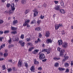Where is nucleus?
Instances as JSON below:
<instances>
[{"label":"nucleus","mask_w":73,"mask_h":73,"mask_svg":"<svg viewBox=\"0 0 73 73\" xmlns=\"http://www.w3.org/2000/svg\"><path fill=\"white\" fill-rule=\"evenodd\" d=\"M11 9L9 10V15H12L14 13V11L15 10V4L12 3L11 5Z\"/></svg>","instance_id":"nucleus-1"},{"label":"nucleus","mask_w":73,"mask_h":73,"mask_svg":"<svg viewBox=\"0 0 73 73\" xmlns=\"http://www.w3.org/2000/svg\"><path fill=\"white\" fill-rule=\"evenodd\" d=\"M45 58V56L44 54H41L39 55V60H42Z\"/></svg>","instance_id":"nucleus-2"},{"label":"nucleus","mask_w":73,"mask_h":73,"mask_svg":"<svg viewBox=\"0 0 73 73\" xmlns=\"http://www.w3.org/2000/svg\"><path fill=\"white\" fill-rule=\"evenodd\" d=\"M33 11L34 12V17H36V16H37L38 13V12H37L36 9H35L34 10H33Z\"/></svg>","instance_id":"nucleus-3"},{"label":"nucleus","mask_w":73,"mask_h":73,"mask_svg":"<svg viewBox=\"0 0 73 73\" xmlns=\"http://www.w3.org/2000/svg\"><path fill=\"white\" fill-rule=\"evenodd\" d=\"M19 43L21 45V46H24L25 45V42H23V40H20L19 41Z\"/></svg>","instance_id":"nucleus-4"},{"label":"nucleus","mask_w":73,"mask_h":73,"mask_svg":"<svg viewBox=\"0 0 73 73\" xmlns=\"http://www.w3.org/2000/svg\"><path fill=\"white\" fill-rule=\"evenodd\" d=\"M68 43L66 42H64V43L62 45V46L64 48L66 49L68 48Z\"/></svg>","instance_id":"nucleus-5"},{"label":"nucleus","mask_w":73,"mask_h":73,"mask_svg":"<svg viewBox=\"0 0 73 73\" xmlns=\"http://www.w3.org/2000/svg\"><path fill=\"white\" fill-rule=\"evenodd\" d=\"M65 50L64 49L60 51V56H63L64 55V53H65Z\"/></svg>","instance_id":"nucleus-6"},{"label":"nucleus","mask_w":73,"mask_h":73,"mask_svg":"<svg viewBox=\"0 0 73 73\" xmlns=\"http://www.w3.org/2000/svg\"><path fill=\"white\" fill-rule=\"evenodd\" d=\"M54 9L56 11H60V6L56 5L54 7Z\"/></svg>","instance_id":"nucleus-7"},{"label":"nucleus","mask_w":73,"mask_h":73,"mask_svg":"<svg viewBox=\"0 0 73 73\" xmlns=\"http://www.w3.org/2000/svg\"><path fill=\"white\" fill-rule=\"evenodd\" d=\"M50 34V32L47 31L46 32L45 36L46 37H49Z\"/></svg>","instance_id":"nucleus-8"},{"label":"nucleus","mask_w":73,"mask_h":73,"mask_svg":"<svg viewBox=\"0 0 73 73\" xmlns=\"http://www.w3.org/2000/svg\"><path fill=\"white\" fill-rule=\"evenodd\" d=\"M30 21V20H27V21H25V23L23 24V26H26L27 24H28Z\"/></svg>","instance_id":"nucleus-9"},{"label":"nucleus","mask_w":73,"mask_h":73,"mask_svg":"<svg viewBox=\"0 0 73 73\" xmlns=\"http://www.w3.org/2000/svg\"><path fill=\"white\" fill-rule=\"evenodd\" d=\"M22 65V62L21 60H20L18 62V65L19 67H21V65Z\"/></svg>","instance_id":"nucleus-10"},{"label":"nucleus","mask_w":73,"mask_h":73,"mask_svg":"<svg viewBox=\"0 0 73 73\" xmlns=\"http://www.w3.org/2000/svg\"><path fill=\"white\" fill-rule=\"evenodd\" d=\"M60 4L61 5V6H62V8L65 7V5H64V2L62 1H61L60 2Z\"/></svg>","instance_id":"nucleus-11"},{"label":"nucleus","mask_w":73,"mask_h":73,"mask_svg":"<svg viewBox=\"0 0 73 73\" xmlns=\"http://www.w3.org/2000/svg\"><path fill=\"white\" fill-rule=\"evenodd\" d=\"M58 44L59 45H62V40H58Z\"/></svg>","instance_id":"nucleus-12"},{"label":"nucleus","mask_w":73,"mask_h":73,"mask_svg":"<svg viewBox=\"0 0 73 73\" xmlns=\"http://www.w3.org/2000/svg\"><path fill=\"white\" fill-rule=\"evenodd\" d=\"M29 12H30V10H29V9H26L25 11V15L28 14V13Z\"/></svg>","instance_id":"nucleus-13"},{"label":"nucleus","mask_w":73,"mask_h":73,"mask_svg":"<svg viewBox=\"0 0 73 73\" xmlns=\"http://www.w3.org/2000/svg\"><path fill=\"white\" fill-rule=\"evenodd\" d=\"M46 42L47 44H49V43H52V40L51 39H48L47 40Z\"/></svg>","instance_id":"nucleus-14"},{"label":"nucleus","mask_w":73,"mask_h":73,"mask_svg":"<svg viewBox=\"0 0 73 73\" xmlns=\"http://www.w3.org/2000/svg\"><path fill=\"white\" fill-rule=\"evenodd\" d=\"M39 51V50H35L33 52V53L34 54H37L38 53Z\"/></svg>","instance_id":"nucleus-15"},{"label":"nucleus","mask_w":73,"mask_h":73,"mask_svg":"<svg viewBox=\"0 0 73 73\" xmlns=\"http://www.w3.org/2000/svg\"><path fill=\"white\" fill-rule=\"evenodd\" d=\"M17 23H18L17 20H14L13 21V25H15V24H16Z\"/></svg>","instance_id":"nucleus-16"},{"label":"nucleus","mask_w":73,"mask_h":73,"mask_svg":"<svg viewBox=\"0 0 73 73\" xmlns=\"http://www.w3.org/2000/svg\"><path fill=\"white\" fill-rule=\"evenodd\" d=\"M30 70L31 72H35V71L34 70H35V69H34V66H32Z\"/></svg>","instance_id":"nucleus-17"},{"label":"nucleus","mask_w":73,"mask_h":73,"mask_svg":"<svg viewBox=\"0 0 73 73\" xmlns=\"http://www.w3.org/2000/svg\"><path fill=\"white\" fill-rule=\"evenodd\" d=\"M59 11L61 13H63V14H64V13H65V11H64V10L63 9H60Z\"/></svg>","instance_id":"nucleus-18"},{"label":"nucleus","mask_w":73,"mask_h":73,"mask_svg":"<svg viewBox=\"0 0 73 73\" xmlns=\"http://www.w3.org/2000/svg\"><path fill=\"white\" fill-rule=\"evenodd\" d=\"M19 37L17 36L15 38V41H19Z\"/></svg>","instance_id":"nucleus-19"},{"label":"nucleus","mask_w":73,"mask_h":73,"mask_svg":"<svg viewBox=\"0 0 73 73\" xmlns=\"http://www.w3.org/2000/svg\"><path fill=\"white\" fill-rule=\"evenodd\" d=\"M21 3L22 4H25L26 3V1L25 0H21Z\"/></svg>","instance_id":"nucleus-20"},{"label":"nucleus","mask_w":73,"mask_h":73,"mask_svg":"<svg viewBox=\"0 0 73 73\" xmlns=\"http://www.w3.org/2000/svg\"><path fill=\"white\" fill-rule=\"evenodd\" d=\"M34 63L35 64H38L39 62H38L37 61L36 59H35L34 60Z\"/></svg>","instance_id":"nucleus-21"},{"label":"nucleus","mask_w":73,"mask_h":73,"mask_svg":"<svg viewBox=\"0 0 73 73\" xmlns=\"http://www.w3.org/2000/svg\"><path fill=\"white\" fill-rule=\"evenodd\" d=\"M58 70H59L60 71H62V70H65V68L59 67L58 68Z\"/></svg>","instance_id":"nucleus-22"},{"label":"nucleus","mask_w":73,"mask_h":73,"mask_svg":"<svg viewBox=\"0 0 73 73\" xmlns=\"http://www.w3.org/2000/svg\"><path fill=\"white\" fill-rule=\"evenodd\" d=\"M17 29V28H16L15 27H11V29L13 31H15V30H16Z\"/></svg>","instance_id":"nucleus-23"},{"label":"nucleus","mask_w":73,"mask_h":73,"mask_svg":"<svg viewBox=\"0 0 73 73\" xmlns=\"http://www.w3.org/2000/svg\"><path fill=\"white\" fill-rule=\"evenodd\" d=\"M48 50V51L47 52V54H49L50 53V51H51V50H52V48H49Z\"/></svg>","instance_id":"nucleus-24"},{"label":"nucleus","mask_w":73,"mask_h":73,"mask_svg":"<svg viewBox=\"0 0 73 73\" xmlns=\"http://www.w3.org/2000/svg\"><path fill=\"white\" fill-rule=\"evenodd\" d=\"M41 29V28L40 27H37L35 29V31H39Z\"/></svg>","instance_id":"nucleus-25"},{"label":"nucleus","mask_w":73,"mask_h":73,"mask_svg":"<svg viewBox=\"0 0 73 73\" xmlns=\"http://www.w3.org/2000/svg\"><path fill=\"white\" fill-rule=\"evenodd\" d=\"M53 59L55 60H60V58L54 57L53 58Z\"/></svg>","instance_id":"nucleus-26"},{"label":"nucleus","mask_w":73,"mask_h":73,"mask_svg":"<svg viewBox=\"0 0 73 73\" xmlns=\"http://www.w3.org/2000/svg\"><path fill=\"white\" fill-rule=\"evenodd\" d=\"M48 49H43L42 50V52H47V54H48Z\"/></svg>","instance_id":"nucleus-27"},{"label":"nucleus","mask_w":73,"mask_h":73,"mask_svg":"<svg viewBox=\"0 0 73 73\" xmlns=\"http://www.w3.org/2000/svg\"><path fill=\"white\" fill-rule=\"evenodd\" d=\"M55 29L56 30H57L59 28V27H58V25H55Z\"/></svg>","instance_id":"nucleus-28"},{"label":"nucleus","mask_w":73,"mask_h":73,"mask_svg":"<svg viewBox=\"0 0 73 73\" xmlns=\"http://www.w3.org/2000/svg\"><path fill=\"white\" fill-rule=\"evenodd\" d=\"M59 66V64L58 63H56L54 64V66L55 67H58Z\"/></svg>","instance_id":"nucleus-29"},{"label":"nucleus","mask_w":73,"mask_h":73,"mask_svg":"<svg viewBox=\"0 0 73 73\" xmlns=\"http://www.w3.org/2000/svg\"><path fill=\"white\" fill-rule=\"evenodd\" d=\"M35 23H36V20H35V19H34L31 23V24H33Z\"/></svg>","instance_id":"nucleus-30"},{"label":"nucleus","mask_w":73,"mask_h":73,"mask_svg":"<svg viewBox=\"0 0 73 73\" xmlns=\"http://www.w3.org/2000/svg\"><path fill=\"white\" fill-rule=\"evenodd\" d=\"M26 40L27 41L29 42V41H31L32 40V39H31V38H27Z\"/></svg>","instance_id":"nucleus-31"},{"label":"nucleus","mask_w":73,"mask_h":73,"mask_svg":"<svg viewBox=\"0 0 73 73\" xmlns=\"http://www.w3.org/2000/svg\"><path fill=\"white\" fill-rule=\"evenodd\" d=\"M64 66L66 67H68L69 66V63H65L64 64Z\"/></svg>","instance_id":"nucleus-32"},{"label":"nucleus","mask_w":73,"mask_h":73,"mask_svg":"<svg viewBox=\"0 0 73 73\" xmlns=\"http://www.w3.org/2000/svg\"><path fill=\"white\" fill-rule=\"evenodd\" d=\"M5 44H3L1 46L0 48L1 49H2V48H3V47H5Z\"/></svg>","instance_id":"nucleus-33"},{"label":"nucleus","mask_w":73,"mask_h":73,"mask_svg":"<svg viewBox=\"0 0 73 73\" xmlns=\"http://www.w3.org/2000/svg\"><path fill=\"white\" fill-rule=\"evenodd\" d=\"M9 33V30L5 31L4 32V33L5 34Z\"/></svg>","instance_id":"nucleus-34"},{"label":"nucleus","mask_w":73,"mask_h":73,"mask_svg":"<svg viewBox=\"0 0 73 73\" xmlns=\"http://www.w3.org/2000/svg\"><path fill=\"white\" fill-rule=\"evenodd\" d=\"M11 33L12 34H14V35H15V34H17V31H14L11 32Z\"/></svg>","instance_id":"nucleus-35"},{"label":"nucleus","mask_w":73,"mask_h":73,"mask_svg":"<svg viewBox=\"0 0 73 73\" xmlns=\"http://www.w3.org/2000/svg\"><path fill=\"white\" fill-rule=\"evenodd\" d=\"M61 34L62 35H64L65 34V32L64 30H62L61 31Z\"/></svg>","instance_id":"nucleus-36"},{"label":"nucleus","mask_w":73,"mask_h":73,"mask_svg":"<svg viewBox=\"0 0 73 73\" xmlns=\"http://www.w3.org/2000/svg\"><path fill=\"white\" fill-rule=\"evenodd\" d=\"M4 23V21L2 19H0V24H2Z\"/></svg>","instance_id":"nucleus-37"},{"label":"nucleus","mask_w":73,"mask_h":73,"mask_svg":"<svg viewBox=\"0 0 73 73\" xmlns=\"http://www.w3.org/2000/svg\"><path fill=\"white\" fill-rule=\"evenodd\" d=\"M21 38V39H24V35L23 34H22L21 37H20Z\"/></svg>","instance_id":"nucleus-38"},{"label":"nucleus","mask_w":73,"mask_h":73,"mask_svg":"<svg viewBox=\"0 0 73 73\" xmlns=\"http://www.w3.org/2000/svg\"><path fill=\"white\" fill-rule=\"evenodd\" d=\"M47 5L46 3H44L43 5H42V6L44 7V8H46V7Z\"/></svg>","instance_id":"nucleus-39"},{"label":"nucleus","mask_w":73,"mask_h":73,"mask_svg":"<svg viewBox=\"0 0 73 73\" xmlns=\"http://www.w3.org/2000/svg\"><path fill=\"white\" fill-rule=\"evenodd\" d=\"M8 55V54L7 52L5 53L4 54V57H7Z\"/></svg>","instance_id":"nucleus-40"},{"label":"nucleus","mask_w":73,"mask_h":73,"mask_svg":"<svg viewBox=\"0 0 73 73\" xmlns=\"http://www.w3.org/2000/svg\"><path fill=\"white\" fill-rule=\"evenodd\" d=\"M14 46V45L13 44H11L8 47L9 48H11L12 47H13Z\"/></svg>","instance_id":"nucleus-41"},{"label":"nucleus","mask_w":73,"mask_h":73,"mask_svg":"<svg viewBox=\"0 0 73 73\" xmlns=\"http://www.w3.org/2000/svg\"><path fill=\"white\" fill-rule=\"evenodd\" d=\"M8 42L9 44H11L12 43V39L11 38H10L9 40V42Z\"/></svg>","instance_id":"nucleus-42"},{"label":"nucleus","mask_w":73,"mask_h":73,"mask_svg":"<svg viewBox=\"0 0 73 73\" xmlns=\"http://www.w3.org/2000/svg\"><path fill=\"white\" fill-rule=\"evenodd\" d=\"M34 47H32L31 48H30L29 49V52H30L31 51V50H32V49H34Z\"/></svg>","instance_id":"nucleus-43"},{"label":"nucleus","mask_w":73,"mask_h":73,"mask_svg":"<svg viewBox=\"0 0 73 73\" xmlns=\"http://www.w3.org/2000/svg\"><path fill=\"white\" fill-rule=\"evenodd\" d=\"M41 23V20H39L37 21V23L38 25H39Z\"/></svg>","instance_id":"nucleus-44"},{"label":"nucleus","mask_w":73,"mask_h":73,"mask_svg":"<svg viewBox=\"0 0 73 73\" xmlns=\"http://www.w3.org/2000/svg\"><path fill=\"white\" fill-rule=\"evenodd\" d=\"M44 16H43L42 15H41L40 16V18L41 19H44Z\"/></svg>","instance_id":"nucleus-45"},{"label":"nucleus","mask_w":73,"mask_h":73,"mask_svg":"<svg viewBox=\"0 0 73 73\" xmlns=\"http://www.w3.org/2000/svg\"><path fill=\"white\" fill-rule=\"evenodd\" d=\"M69 69L67 68L66 70L65 73H69Z\"/></svg>","instance_id":"nucleus-46"},{"label":"nucleus","mask_w":73,"mask_h":73,"mask_svg":"<svg viewBox=\"0 0 73 73\" xmlns=\"http://www.w3.org/2000/svg\"><path fill=\"white\" fill-rule=\"evenodd\" d=\"M57 50L59 52H61V51H60V50H61V48L58 47L57 48Z\"/></svg>","instance_id":"nucleus-47"},{"label":"nucleus","mask_w":73,"mask_h":73,"mask_svg":"<svg viewBox=\"0 0 73 73\" xmlns=\"http://www.w3.org/2000/svg\"><path fill=\"white\" fill-rule=\"evenodd\" d=\"M64 58L66 60H68L69 59V56H66L65 57V56H64Z\"/></svg>","instance_id":"nucleus-48"},{"label":"nucleus","mask_w":73,"mask_h":73,"mask_svg":"<svg viewBox=\"0 0 73 73\" xmlns=\"http://www.w3.org/2000/svg\"><path fill=\"white\" fill-rule=\"evenodd\" d=\"M54 3H55V4H58V1H54Z\"/></svg>","instance_id":"nucleus-49"},{"label":"nucleus","mask_w":73,"mask_h":73,"mask_svg":"<svg viewBox=\"0 0 73 73\" xmlns=\"http://www.w3.org/2000/svg\"><path fill=\"white\" fill-rule=\"evenodd\" d=\"M7 70H8V72H11V71L12 70L11 68H10L8 69H7Z\"/></svg>","instance_id":"nucleus-50"},{"label":"nucleus","mask_w":73,"mask_h":73,"mask_svg":"<svg viewBox=\"0 0 73 73\" xmlns=\"http://www.w3.org/2000/svg\"><path fill=\"white\" fill-rule=\"evenodd\" d=\"M11 5V4L9 3H8L7 5V8H9V7H10Z\"/></svg>","instance_id":"nucleus-51"},{"label":"nucleus","mask_w":73,"mask_h":73,"mask_svg":"<svg viewBox=\"0 0 73 73\" xmlns=\"http://www.w3.org/2000/svg\"><path fill=\"white\" fill-rule=\"evenodd\" d=\"M8 62H10L11 63H12V59H9L8 60Z\"/></svg>","instance_id":"nucleus-52"},{"label":"nucleus","mask_w":73,"mask_h":73,"mask_svg":"<svg viewBox=\"0 0 73 73\" xmlns=\"http://www.w3.org/2000/svg\"><path fill=\"white\" fill-rule=\"evenodd\" d=\"M2 68H3V70H5V65H3L2 66Z\"/></svg>","instance_id":"nucleus-53"},{"label":"nucleus","mask_w":73,"mask_h":73,"mask_svg":"<svg viewBox=\"0 0 73 73\" xmlns=\"http://www.w3.org/2000/svg\"><path fill=\"white\" fill-rule=\"evenodd\" d=\"M58 26L59 28H60V27H61L62 26V24H58Z\"/></svg>","instance_id":"nucleus-54"},{"label":"nucleus","mask_w":73,"mask_h":73,"mask_svg":"<svg viewBox=\"0 0 73 73\" xmlns=\"http://www.w3.org/2000/svg\"><path fill=\"white\" fill-rule=\"evenodd\" d=\"M38 69L39 70H42V68L41 67H40L38 68Z\"/></svg>","instance_id":"nucleus-55"},{"label":"nucleus","mask_w":73,"mask_h":73,"mask_svg":"<svg viewBox=\"0 0 73 73\" xmlns=\"http://www.w3.org/2000/svg\"><path fill=\"white\" fill-rule=\"evenodd\" d=\"M46 60H47V59H44L42 60V62H46Z\"/></svg>","instance_id":"nucleus-56"},{"label":"nucleus","mask_w":73,"mask_h":73,"mask_svg":"<svg viewBox=\"0 0 73 73\" xmlns=\"http://www.w3.org/2000/svg\"><path fill=\"white\" fill-rule=\"evenodd\" d=\"M39 37H40V38H41V37H42V35L41 34V33H39Z\"/></svg>","instance_id":"nucleus-57"},{"label":"nucleus","mask_w":73,"mask_h":73,"mask_svg":"<svg viewBox=\"0 0 73 73\" xmlns=\"http://www.w3.org/2000/svg\"><path fill=\"white\" fill-rule=\"evenodd\" d=\"M4 13H5V14L8 13V14H9V11H5L4 12Z\"/></svg>","instance_id":"nucleus-58"},{"label":"nucleus","mask_w":73,"mask_h":73,"mask_svg":"<svg viewBox=\"0 0 73 73\" xmlns=\"http://www.w3.org/2000/svg\"><path fill=\"white\" fill-rule=\"evenodd\" d=\"M25 66L26 67V68H27L28 67V64L27 63H25Z\"/></svg>","instance_id":"nucleus-59"},{"label":"nucleus","mask_w":73,"mask_h":73,"mask_svg":"<svg viewBox=\"0 0 73 73\" xmlns=\"http://www.w3.org/2000/svg\"><path fill=\"white\" fill-rule=\"evenodd\" d=\"M66 60L65 58L63 59L62 60V62H65Z\"/></svg>","instance_id":"nucleus-60"},{"label":"nucleus","mask_w":73,"mask_h":73,"mask_svg":"<svg viewBox=\"0 0 73 73\" xmlns=\"http://www.w3.org/2000/svg\"><path fill=\"white\" fill-rule=\"evenodd\" d=\"M3 37H0V41H1L2 42V40H3Z\"/></svg>","instance_id":"nucleus-61"},{"label":"nucleus","mask_w":73,"mask_h":73,"mask_svg":"<svg viewBox=\"0 0 73 73\" xmlns=\"http://www.w3.org/2000/svg\"><path fill=\"white\" fill-rule=\"evenodd\" d=\"M71 66H73V61H71Z\"/></svg>","instance_id":"nucleus-62"},{"label":"nucleus","mask_w":73,"mask_h":73,"mask_svg":"<svg viewBox=\"0 0 73 73\" xmlns=\"http://www.w3.org/2000/svg\"><path fill=\"white\" fill-rule=\"evenodd\" d=\"M26 25H27V27H28V28H29V27H30V25H29V24H27Z\"/></svg>","instance_id":"nucleus-63"},{"label":"nucleus","mask_w":73,"mask_h":73,"mask_svg":"<svg viewBox=\"0 0 73 73\" xmlns=\"http://www.w3.org/2000/svg\"><path fill=\"white\" fill-rule=\"evenodd\" d=\"M3 34V31H0V34L2 35Z\"/></svg>","instance_id":"nucleus-64"}]
</instances>
